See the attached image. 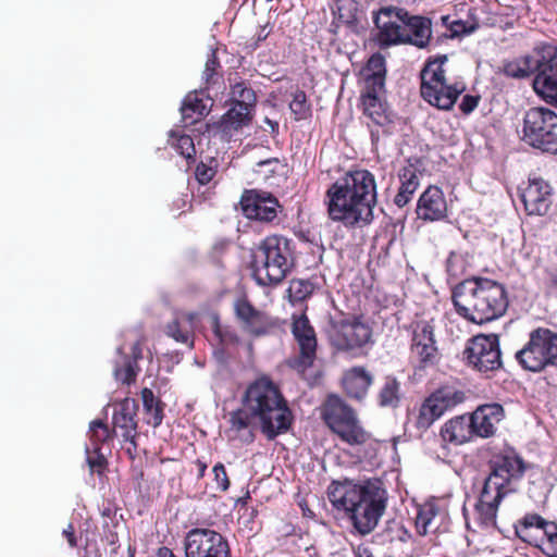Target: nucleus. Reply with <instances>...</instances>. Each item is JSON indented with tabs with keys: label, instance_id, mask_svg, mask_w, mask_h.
Here are the masks:
<instances>
[{
	"label": "nucleus",
	"instance_id": "nucleus-25",
	"mask_svg": "<svg viewBox=\"0 0 557 557\" xmlns=\"http://www.w3.org/2000/svg\"><path fill=\"white\" fill-rule=\"evenodd\" d=\"M138 404L134 398L125 397L115 405L112 416L113 432H120L123 440L138 436Z\"/></svg>",
	"mask_w": 557,
	"mask_h": 557
},
{
	"label": "nucleus",
	"instance_id": "nucleus-33",
	"mask_svg": "<svg viewBox=\"0 0 557 557\" xmlns=\"http://www.w3.org/2000/svg\"><path fill=\"white\" fill-rule=\"evenodd\" d=\"M398 177L400 186L394 198V203L398 208H404L409 203L419 187L420 181L418 176V169L413 164L409 163L400 169Z\"/></svg>",
	"mask_w": 557,
	"mask_h": 557
},
{
	"label": "nucleus",
	"instance_id": "nucleus-28",
	"mask_svg": "<svg viewBox=\"0 0 557 557\" xmlns=\"http://www.w3.org/2000/svg\"><path fill=\"white\" fill-rule=\"evenodd\" d=\"M404 45L425 49L432 40V21L422 15L409 14L405 28Z\"/></svg>",
	"mask_w": 557,
	"mask_h": 557
},
{
	"label": "nucleus",
	"instance_id": "nucleus-53",
	"mask_svg": "<svg viewBox=\"0 0 557 557\" xmlns=\"http://www.w3.org/2000/svg\"><path fill=\"white\" fill-rule=\"evenodd\" d=\"M480 100L481 97L479 95H465L459 104V109L463 114L468 115L476 109Z\"/></svg>",
	"mask_w": 557,
	"mask_h": 557
},
{
	"label": "nucleus",
	"instance_id": "nucleus-1",
	"mask_svg": "<svg viewBox=\"0 0 557 557\" xmlns=\"http://www.w3.org/2000/svg\"><path fill=\"white\" fill-rule=\"evenodd\" d=\"M230 432L245 444H251L256 422L268 441L287 433L294 414L281 389L269 377L262 376L250 383L243 396V407L230 413Z\"/></svg>",
	"mask_w": 557,
	"mask_h": 557
},
{
	"label": "nucleus",
	"instance_id": "nucleus-52",
	"mask_svg": "<svg viewBox=\"0 0 557 557\" xmlns=\"http://www.w3.org/2000/svg\"><path fill=\"white\" fill-rule=\"evenodd\" d=\"M216 174V164L214 166L200 162L195 170L196 180L201 185L210 183Z\"/></svg>",
	"mask_w": 557,
	"mask_h": 557
},
{
	"label": "nucleus",
	"instance_id": "nucleus-61",
	"mask_svg": "<svg viewBox=\"0 0 557 557\" xmlns=\"http://www.w3.org/2000/svg\"><path fill=\"white\" fill-rule=\"evenodd\" d=\"M354 553L356 557H374L370 548L362 544L354 548Z\"/></svg>",
	"mask_w": 557,
	"mask_h": 557
},
{
	"label": "nucleus",
	"instance_id": "nucleus-64",
	"mask_svg": "<svg viewBox=\"0 0 557 557\" xmlns=\"http://www.w3.org/2000/svg\"><path fill=\"white\" fill-rule=\"evenodd\" d=\"M157 557H177L173 550L166 546H161L157 550Z\"/></svg>",
	"mask_w": 557,
	"mask_h": 557
},
{
	"label": "nucleus",
	"instance_id": "nucleus-58",
	"mask_svg": "<svg viewBox=\"0 0 557 557\" xmlns=\"http://www.w3.org/2000/svg\"><path fill=\"white\" fill-rule=\"evenodd\" d=\"M131 471H132L133 479L140 486V484H141V482L144 481V478H145V472H144V469H143L141 465H136L135 462H133L132 467H131Z\"/></svg>",
	"mask_w": 557,
	"mask_h": 557
},
{
	"label": "nucleus",
	"instance_id": "nucleus-26",
	"mask_svg": "<svg viewBox=\"0 0 557 557\" xmlns=\"http://www.w3.org/2000/svg\"><path fill=\"white\" fill-rule=\"evenodd\" d=\"M506 495L483 485L479 499L474 505V520L482 529L496 527L499 505Z\"/></svg>",
	"mask_w": 557,
	"mask_h": 557
},
{
	"label": "nucleus",
	"instance_id": "nucleus-15",
	"mask_svg": "<svg viewBox=\"0 0 557 557\" xmlns=\"http://www.w3.org/2000/svg\"><path fill=\"white\" fill-rule=\"evenodd\" d=\"M434 325L431 321H412L408 330L410 331V362L416 370H425L435 367L441 354L436 345Z\"/></svg>",
	"mask_w": 557,
	"mask_h": 557
},
{
	"label": "nucleus",
	"instance_id": "nucleus-44",
	"mask_svg": "<svg viewBox=\"0 0 557 557\" xmlns=\"http://www.w3.org/2000/svg\"><path fill=\"white\" fill-rule=\"evenodd\" d=\"M116 434L111 431L107 423H104L102 420H94L90 422L89 426V438L92 444V448L95 453L100 451L101 445L111 441Z\"/></svg>",
	"mask_w": 557,
	"mask_h": 557
},
{
	"label": "nucleus",
	"instance_id": "nucleus-21",
	"mask_svg": "<svg viewBox=\"0 0 557 557\" xmlns=\"http://www.w3.org/2000/svg\"><path fill=\"white\" fill-rule=\"evenodd\" d=\"M520 198L529 215H544L553 202V187L542 177L530 176Z\"/></svg>",
	"mask_w": 557,
	"mask_h": 557
},
{
	"label": "nucleus",
	"instance_id": "nucleus-3",
	"mask_svg": "<svg viewBox=\"0 0 557 557\" xmlns=\"http://www.w3.org/2000/svg\"><path fill=\"white\" fill-rule=\"evenodd\" d=\"M327 498L337 510H343L359 535L366 536L377 527L387 507V491L379 479L355 483L350 480L332 481Z\"/></svg>",
	"mask_w": 557,
	"mask_h": 557
},
{
	"label": "nucleus",
	"instance_id": "nucleus-20",
	"mask_svg": "<svg viewBox=\"0 0 557 557\" xmlns=\"http://www.w3.org/2000/svg\"><path fill=\"white\" fill-rule=\"evenodd\" d=\"M240 209L249 220L270 223L277 218L278 200L270 193L246 189L240 197Z\"/></svg>",
	"mask_w": 557,
	"mask_h": 557
},
{
	"label": "nucleus",
	"instance_id": "nucleus-43",
	"mask_svg": "<svg viewBox=\"0 0 557 557\" xmlns=\"http://www.w3.org/2000/svg\"><path fill=\"white\" fill-rule=\"evenodd\" d=\"M440 508L434 499L428 500L417 508L416 529L420 535H426L433 527V520Z\"/></svg>",
	"mask_w": 557,
	"mask_h": 557
},
{
	"label": "nucleus",
	"instance_id": "nucleus-5",
	"mask_svg": "<svg viewBox=\"0 0 557 557\" xmlns=\"http://www.w3.org/2000/svg\"><path fill=\"white\" fill-rule=\"evenodd\" d=\"M293 240L281 236H267L259 245L252 262V277L259 286L280 284L294 267Z\"/></svg>",
	"mask_w": 557,
	"mask_h": 557
},
{
	"label": "nucleus",
	"instance_id": "nucleus-41",
	"mask_svg": "<svg viewBox=\"0 0 557 557\" xmlns=\"http://www.w3.org/2000/svg\"><path fill=\"white\" fill-rule=\"evenodd\" d=\"M440 406L429 395L419 408L414 420V428L418 431L425 432L431 425L443 416Z\"/></svg>",
	"mask_w": 557,
	"mask_h": 557
},
{
	"label": "nucleus",
	"instance_id": "nucleus-55",
	"mask_svg": "<svg viewBox=\"0 0 557 557\" xmlns=\"http://www.w3.org/2000/svg\"><path fill=\"white\" fill-rule=\"evenodd\" d=\"M474 26H468L467 22H463L461 20L453 21L451 24H449V30L451 32L450 37H459L463 35H469L474 30Z\"/></svg>",
	"mask_w": 557,
	"mask_h": 557
},
{
	"label": "nucleus",
	"instance_id": "nucleus-10",
	"mask_svg": "<svg viewBox=\"0 0 557 557\" xmlns=\"http://www.w3.org/2000/svg\"><path fill=\"white\" fill-rule=\"evenodd\" d=\"M513 532L522 543L546 557H557V522L537 512H525L513 523Z\"/></svg>",
	"mask_w": 557,
	"mask_h": 557
},
{
	"label": "nucleus",
	"instance_id": "nucleus-4",
	"mask_svg": "<svg viewBox=\"0 0 557 557\" xmlns=\"http://www.w3.org/2000/svg\"><path fill=\"white\" fill-rule=\"evenodd\" d=\"M451 301L458 315L476 324L503 317L509 305L505 286L482 276L458 283L451 290Z\"/></svg>",
	"mask_w": 557,
	"mask_h": 557
},
{
	"label": "nucleus",
	"instance_id": "nucleus-56",
	"mask_svg": "<svg viewBox=\"0 0 557 557\" xmlns=\"http://www.w3.org/2000/svg\"><path fill=\"white\" fill-rule=\"evenodd\" d=\"M96 454V457H88L87 461L92 471H96L99 474H101L106 470L108 461L106 457L102 454H100V451Z\"/></svg>",
	"mask_w": 557,
	"mask_h": 557
},
{
	"label": "nucleus",
	"instance_id": "nucleus-36",
	"mask_svg": "<svg viewBox=\"0 0 557 557\" xmlns=\"http://www.w3.org/2000/svg\"><path fill=\"white\" fill-rule=\"evenodd\" d=\"M211 327L218 341V354L224 355L228 348L237 347L242 343V338L236 330L228 324H222L218 315L212 317Z\"/></svg>",
	"mask_w": 557,
	"mask_h": 557
},
{
	"label": "nucleus",
	"instance_id": "nucleus-13",
	"mask_svg": "<svg viewBox=\"0 0 557 557\" xmlns=\"http://www.w3.org/2000/svg\"><path fill=\"white\" fill-rule=\"evenodd\" d=\"M233 311L240 330L252 338L276 335L284 331L285 321L260 310L246 297H238Z\"/></svg>",
	"mask_w": 557,
	"mask_h": 557
},
{
	"label": "nucleus",
	"instance_id": "nucleus-40",
	"mask_svg": "<svg viewBox=\"0 0 557 557\" xmlns=\"http://www.w3.org/2000/svg\"><path fill=\"white\" fill-rule=\"evenodd\" d=\"M231 108L222 117V123L226 128L239 129L250 124L255 109H250L238 103H230Z\"/></svg>",
	"mask_w": 557,
	"mask_h": 557
},
{
	"label": "nucleus",
	"instance_id": "nucleus-7",
	"mask_svg": "<svg viewBox=\"0 0 557 557\" xmlns=\"http://www.w3.org/2000/svg\"><path fill=\"white\" fill-rule=\"evenodd\" d=\"M321 418L327 428L349 446L364 445L371 438V434L361 425L356 411L335 394H330L323 401Z\"/></svg>",
	"mask_w": 557,
	"mask_h": 557
},
{
	"label": "nucleus",
	"instance_id": "nucleus-27",
	"mask_svg": "<svg viewBox=\"0 0 557 557\" xmlns=\"http://www.w3.org/2000/svg\"><path fill=\"white\" fill-rule=\"evenodd\" d=\"M443 446H460L472 441L475 436L469 416H456L447 420L440 430Z\"/></svg>",
	"mask_w": 557,
	"mask_h": 557
},
{
	"label": "nucleus",
	"instance_id": "nucleus-14",
	"mask_svg": "<svg viewBox=\"0 0 557 557\" xmlns=\"http://www.w3.org/2000/svg\"><path fill=\"white\" fill-rule=\"evenodd\" d=\"M490 473L484 486L508 495L513 492L512 483L519 481L527 469L524 460L513 450L495 454L488 461Z\"/></svg>",
	"mask_w": 557,
	"mask_h": 557
},
{
	"label": "nucleus",
	"instance_id": "nucleus-6",
	"mask_svg": "<svg viewBox=\"0 0 557 557\" xmlns=\"http://www.w3.org/2000/svg\"><path fill=\"white\" fill-rule=\"evenodd\" d=\"M325 334L335 352L352 357L363 355L374 343L373 329L362 314L342 313L330 318Z\"/></svg>",
	"mask_w": 557,
	"mask_h": 557
},
{
	"label": "nucleus",
	"instance_id": "nucleus-38",
	"mask_svg": "<svg viewBox=\"0 0 557 557\" xmlns=\"http://www.w3.org/2000/svg\"><path fill=\"white\" fill-rule=\"evenodd\" d=\"M221 69L222 66L220 64L216 52L212 51L206 61L205 70L202 72V81L205 89L208 91L215 90V95L224 89L223 74Z\"/></svg>",
	"mask_w": 557,
	"mask_h": 557
},
{
	"label": "nucleus",
	"instance_id": "nucleus-50",
	"mask_svg": "<svg viewBox=\"0 0 557 557\" xmlns=\"http://www.w3.org/2000/svg\"><path fill=\"white\" fill-rule=\"evenodd\" d=\"M466 263L463 257L451 251L446 260V272L450 277L458 278L465 272Z\"/></svg>",
	"mask_w": 557,
	"mask_h": 557
},
{
	"label": "nucleus",
	"instance_id": "nucleus-22",
	"mask_svg": "<svg viewBox=\"0 0 557 557\" xmlns=\"http://www.w3.org/2000/svg\"><path fill=\"white\" fill-rule=\"evenodd\" d=\"M143 347L144 338L140 337L133 343L129 354L125 352L122 346L116 348V358L113 361L112 374L117 383L131 386L136 382L141 370L138 361L144 358Z\"/></svg>",
	"mask_w": 557,
	"mask_h": 557
},
{
	"label": "nucleus",
	"instance_id": "nucleus-9",
	"mask_svg": "<svg viewBox=\"0 0 557 557\" xmlns=\"http://www.w3.org/2000/svg\"><path fill=\"white\" fill-rule=\"evenodd\" d=\"M515 358L523 370L533 373L557 368V332L544 326L533 329Z\"/></svg>",
	"mask_w": 557,
	"mask_h": 557
},
{
	"label": "nucleus",
	"instance_id": "nucleus-60",
	"mask_svg": "<svg viewBox=\"0 0 557 557\" xmlns=\"http://www.w3.org/2000/svg\"><path fill=\"white\" fill-rule=\"evenodd\" d=\"M63 535L66 537L67 543L70 544L71 547L77 546L75 530L72 524H69L67 528L63 530Z\"/></svg>",
	"mask_w": 557,
	"mask_h": 557
},
{
	"label": "nucleus",
	"instance_id": "nucleus-62",
	"mask_svg": "<svg viewBox=\"0 0 557 557\" xmlns=\"http://www.w3.org/2000/svg\"><path fill=\"white\" fill-rule=\"evenodd\" d=\"M194 465L197 468V479L198 480L202 479L206 475V471L208 468L207 462H205L201 459H197V460H195Z\"/></svg>",
	"mask_w": 557,
	"mask_h": 557
},
{
	"label": "nucleus",
	"instance_id": "nucleus-63",
	"mask_svg": "<svg viewBox=\"0 0 557 557\" xmlns=\"http://www.w3.org/2000/svg\"><path fill=\"white\" fill-rule=\"evenodd\" d=\"M101 513H102L103 521H108L111 524H113V522H117L115 520L116 512H115V510L111 509L110 507L104 508Z\"/></svg>",
	"mask_w": 557,
	"mask_h": 557
},
{
	"label": "nucleus",
	"instance_id": "nucleus-11",
	"mask_svg": "<svg viewBox=\"0 0 557 557\" xmlns=\"http://www.w3.org/2000/svg\"><path fill=\"white\" fill-rule=\"evenodd\" d=\"M525 144L543 152L557 154V114L545 107L530 108L523 116Z\"/></svg>",
	"mask_w": 557,
	"mask_h": 557
},
{
	"label": "nucleus",
	"instance_id": "nucleus-32",
	"mask_svg": "<svg viewBox=\"0 0 557 557\" xmlns=\"http://www.w3.org/2000/svg\"><path fill=\"white\" fill-rule=\"evenodd\" d=\"M372 382L373 377L371 373L360 366L348 369L343 376V387L345 393L355 399H362L366 397Z\"/></svg>",
	"mask_w": 557,
	"mask_h": 557
},
{
	"label": "nucleus",
	"instance_id": "nucleus-12",
	"mask_svg": "<svg viewBox=\"0 0 557 557\" xmlns=\"http://www.w3.org/2000/svg\"><path fill=\"white\" fill-rule=\"evenodd\" d=\"M462 361L471 370L488 377L503 368L500 341L497 334H478L468 339Z\"/></svg>",
	"mask_w": 557,
	"mask_h": 557
},
{
	"label": "nucleus",
	"instance_id": "nucleus-16",
	"mask_svg": "<svg viewBox=\"0 0 557 557\" xmlns=\"http://www.w3.org/2000/svg\"><path fill=\"white\" fill-rule=\"evenodd\" d=\"M410 12L397 5H384L372 12L376 29L375 41L380 48L404 45L405 28Z\"/></svg>",
	"mask_w": 557,
	"mask_h": 557
},
{
	"label": "nucleus",
	"instance_id": "nucleus-39",
	"mask_svg": "<svg viewBox=\"0 0 557 557\" xmlns=\"http://www.w3.org/2000/svg\"><path fill=\"white\" fill-rule=\"evenodd\" d=\"M230 103H238L240 106L256 109L257 95L250 83L242 77L234 78L230 84Z\"/></svg>",
	"mask_w": 557,
	"mask_h": 557
},
{
	"label": "nucleus",
	"instance_id": "nucleus-37",
	"mask_svg": "<svg viewBox=\"0 0 557 557\" xmlns=\"http://www.w3.org/2000/svg\"><path fill=\"white\" fill-rule=\"evenodd\" d=\"M202 92L193 91L184 98L181 112L183 120L188 124L196 123L209 113L207 102L200 97Z\"/></svg>",
	"mask_w": 557,
	"mask_h": 557
},
{
	"label": "nucleus",
	"instance_id": "nucleus-2",
	"mask_svg": "<svg viewBox=\"0 0 557 557\" xmlns=\"http://www.w3.org/2000/svg\"><path fill=\"white\" fill-rule=\"evenodd\" d=\"M376 196L375 177L370 171H348L326 190L329 216L346 227L369 225L374 219Z\"/></svg>",
	"mask_w": 557,
	"mask_h": 557
},
{
	"label": "nucleus",
	"instance_id": "nucleus-34",
	"mask_svg": "<svg viewBox=\"0 0 557 557\" xmlns=\"http://www.w3.org/2000/svg\"><path fill=\"white\" fill-rule=\"evenodd\" d=\"M534 72H536V60H534L531 54L519 55L511 60H504L500 67L502 74L515 79L528 78Z\"/></svg>",
	"mask_w": 557,
	"mask_h": 557
},
{
	"label": "nucleus",
	"instance_id": "nucleus-18",
	"mask_svg": "<svg viewBox=\"0 0 557 557\" xmlns=\"http://www.w3.org/2000/svg\"><path fill=\"white\" fill-rule=\"evenodd\" d=\"M186 557H232L227 540L208 528H194L184 539Z\"/></svg>",
	"mask_w": 557,
	"mask_h": 557
},
{
	"label": "nucleus",
	"instance_id": "nucleus-42",
	"mask_svg": "<svg viewBox=\"0 0 557 557\" xmlns=\"http://www.w3.org/2000/svg\"><path fill=\"white\" fill-rule=\"evenodd\" d=\"M432 399L440 406L443 413L455 408L466 399L462 391L451 386H442L430 394Z\"/></svg>",
	"mask_w": 557,
	"mask_h": 557
},
{
	"label": "nucleus",
	"instance_id": "nucleus-29",
	"mask_svg": "<svg viewBox=\"0 0 557 557\" xmlns=\"http://www.w3.org/2000/svg\"><path fill=\"white\" fill-rule=\"evenodd\" d=\"M384 94L385 92H371V90L366 89L361 94L363 114L369 117L373 124L381 127H385L393 122L387 103L382 99Z\"/></svg>",
	"mask_w": 557,
	"mask_h": 557
},
{
	"label": "nucleus",
	"instance_id": "nucleus-35",
	"mask_svg": "<svg viewBox=\"0 0 557 557\" xmlns=\"http://www.w3.org/2000/svg\"><path fill=\"white\" fill-rule=\"evenodd\" d=\"M143 401V409L147 416L146 422L152 428H158L162 424L164 418L165 403L160 397L156 396L149 387H144L140 391Z\"/></svg>",
	"mask_w": 557,
	"mask_h": 557
},
{
	"label": "nucleus",
	"instance_id": "nucleus-31",
	"mask_svg": "<svg viewBox=\"0 0 557 557\" xmlns=\"http://www.w3.org/2000/svg\"><path fill=\"white\" fill-rule=\"evenodd\" d=\"M197 319L195 312H182L169 322L165 326V334L175 342L194 346V327Z\"/></svg>",
	"mask_w": 557,
	"mask_h": 557
},
{
	"label": "nucleus",
	"instance_id": "nucleus-59",
	"mask_svg": "<svg viewBox=\"0 0 557 557\" xmlns=\"http://www.w3.org/2000/svg\"><path fill=\"white\" fill-rule=\"evenodd\" d=\"M125 442L129 443V446L126 448V454L129 457V459L135 462V459L137 457V437L127 438L124 440Z\"/></svg>",
	"mask_w": 557,
	"mask_h": 557
},
{
	"label": "nucleus",
	"instance_id": "nucleus-19",
	"mask_svg": "<svg viewBox=\"0 0 557 557\" xmlns=\"http://www.w3.org/2000/svg\"><path fill=\"white\" fill-rule=\"evenodd\" d=\"M536 55V75L534 89L543 97L557 96V46L542 42L534 48Z\"/></svg>",
	"mask_w": 557,
	"mask_h": 557
},
{
	"label": "nucleus",
	"instance_id": "nucleus-49",
	"mask_svg": "<svg viewBox=\"0 0 557 557\" xmlns=\"http://www.w3.org/2000/svg\"><path fill=\"white\" fill-rule=\"evenodd\" d=\"M283 165L277 158H269L257 162L253 172L263 181L273 177Z\"/></svg>",
	"mask_w": 557,
	"mask_h": 557
},
{
	"label": "nucleus",
	"instance_id": "nucleus-51",
	"mask_svg": "<svg viewBox=\"0 0 557 557\" xmlns=\"http://www.w3.org/2000/svg\"><path fill=\"white\" fill-rule=\"evenodd\" d=\"M212 472L214 475V482L216 484V490L224 493L230 488L231 481L226 469L222 462H218L213 466Z\"/></svg>",
	"mask_w": 557,
	"mask_h": 557
},
{
	"label": "nucleus",
	"instance_id": "nucleus-54",
	"mask_svg": "<svg viewBox=\"0 0 557 557\" xmlns=\"http://www.w3.org/2000/svg\"><path fill=\"white\" fill-rule=\"evenodd\" d=\"M119 527V522H113V524L108 521H103V539L110 546H115L119 543V535L115 529Z\"/></svg>",
	"mask_w": 557,
	"mask_h": 557
},
{
	"label": "nucleus",
	"instance_id": "nucleus-17",
	"mask_svg": "<svg viewBox=\"0 0 557 557\" xmlns=\"http://www.w3.org/2000/svg\"><path fill=\"white\" fill-rule=\"evenodd\" d=\"M290 332L298 346V354L289 359L288 366L305 373L313 367L318 351L317 332L306 312L292 315Z\"/></svg>",
	"mask_w": 557,
	"mask_h": 557
},
{
	"label": "nucleus",
	"instance_id": "nucleus-46",
	"mask_svg": "<svg viewBox=\"0 0 557 557\" xmlns=\"http://www.w3.org/2000/svg\"><path fill=\"white\" fill-rule=\"evenodd\" d=\"M314 284L306 278H293L289 282L288 294L294 302H301L310 298L314 292Z\"/></svg>",
	"mask_w": 557,
	"mask_h": 557
},
{
	"label": "nucleus",
	"instance_id": "nucleus-48",
	"mask_svg": "<svg viewBox=\"0 0 557 557\" xmlns=\"http://www.w3.org/2000/svg\"><path fill=\"white\" fill-rule=\"evenodd\" d=\"M289 108L296 121L307 120L311 116V106L307 100L306 92L301 89H297L293 94V100L289 103Z\"/></svg>",
	"mask_w": 557,
	"mask_h": 557
},
{
	"label": "nucleus",
	"instance_id": "nucleus-57",
	"mask_svg": "<svg viewBox=\"0 0 557 557\" xmlns=\"http://www.w3.org/2000/svg\"><path fill=\"white\" fill-rule=\"evenodd\" d=\"M546 285H547L548 289L557 293V267L547 271Z\"/></svg>",
	"mask_w": 557,
	"mask_h": 557
},
{
	"label": "nucleus",
	"instance_id": "nucleus-23",
	"mask_svg": "<svg viewBox=\"0 0 557 557\" xmlns=\"http://www.w3.org/2000/svg\"><path fill=\"white\" fill-rule=\"evenodd\" d=\"M447 201L438 186L430 185L420 195L416 213L418 219L424 222H437L447 218Z\"/></svg>",
	"mask_w": 557,
	"mask_h": 557
},
{
	"label": "nucleus",
	"instance_id": "nucleus-30",
	"mask_svg": "<svg viewBox=\"0 0 557 557\" xmlns=\"http://www.w3.org/2000/svg\"><path fill=\"white\" fill-rule=\"evenodd\" d=\"M362 73L364 89L371 92H385L386 60L380 52L373 53L367 61Z\"/></svg>",
	"mask_w": 557,
	"mask_h": 557
},
{
	"label": "nucleus",
	"instance_id": "nucleus-45",
	"mask_svg": "<svg viewBox=\"0 0 557 557\" xmlns=\"http://www.w3.org/2000/svg\"><path fill=\"white\" fill-rule=\"evenodd\" d=\"M400 384L395 377L387 376L379 393V404L383 407H396L399 403Z\"/></svg>",
	"mask_w": 557,
	"mask_h": 557
},
{
	"label": "nucleus",
	"instance_id": "nucleus-8",
	"mask_svg": "<svg viewBox=\"0 0 557 557\" xmlns=\"http://www.w3.org/2000/svg\"><path fill=\"white\" fill-rule=\"evenodd\" d=\"M447 60L446 54L430 58L420 73L421 97L429 104L444 111L451 110L458 97L465 90V87L458 84H447L444 70Z\"/></svg>",
	"mask_w": 557,
	"mask_h": 557
},
{
	"label": "nucleus",
	"instance_id": "nucleus-24",
	"mask_svg": "<svg viewBox=\"0 0 557 557\" xmlns=\"http://www.w3.org/2000/svg\"><path fill=\"white\" fill-rule=\"evenodd\" d=\"M475 436L488 438L495 435L497 424L505 418V409L498 403H487L476 407L469 416Z\"/></svg>",
	"mask_w": 557,
	"mask_h": 557
},
{
	"label": "nucleus",
	"instance_id": "nucleus-47",
	"mask_svg": "<svg viewBox=\"0 0 557 557\" xmlns=\"http://www.w3.org/2000/svg\"><path fill=\"white\" fill-rule=\"evenodd\" d=\"M171 146L186 160H195L196 148L194 139L187 134L171 132Z\"/></svg>",
	"mask_w": 557,
	"mask_h": 557
}]
</instances>
